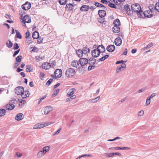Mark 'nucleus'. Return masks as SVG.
I'll return each instance as SVG.
<instances>
[{
    "label": "nucleus",
    "instance_id": "1",
    "mask_svg": "<svg viewBox=\"0 0 159 159\" xmlns=\"http://www.w3.org/2000/svg\"><path fill=\"white\" fill-rule=\"evenodd\" d=\"M131 9L134 12H136L137 14L142 16L141 13L143 11L141 10V7L139 4L135 3L132 4L131 6Z\"/></svg>",
    "mask_w": 159,
    "mask_h": 159
},
{
    "label": "nucleus",
    "instance_id": "2",
    "mask_svg": "<svg viewBox=\"0 0 159 159\" xmlns=\"http://www.w3.org/2000/svg\"><path fill=\"white\" fill-rule=\"evenodd\" d=\"M79 62L81 66L84 68H86L87 66L88 63L89 61L87 59L85 58H81L79 61Z\"/></svg>",
    "mask_w": 159,
    "mask_h": 159
},
{
    "label": "nucleus",
    "instance_id": "3",
    "mask_svg": "<svg viewBox=\"0 0 159 159\" xmlns=\"http://www.w3.org/2000/svg\"><path fill=\"white\" fill-rule=\"evenodd\" d=\"M75 74V70L72 68H69L66 70L65 74L67 77H71L73 76Z\"/></svg>",
    "mask_w": 159,
    "mask_h": 159
},
{
    "label": "nucleus",
    "instance_id": "4",
    "mask_svg": "<svg viewBox=\"0 0 159 159\" xmlns=\"http://www.w3.org/2000/svg\"><path fill=\"white\" fill-rule=\"evenodd\" d=\"M142 14H143L145 17L147 18L152 17L153 15V13L150 9L148 10L144 11Z\"/></svg>",
    "mask_w": 159,
    "mask_h": 159
},
{
    "label": "nucleus",
    "instance_id": "5",
    "mask_svg": "<svg viewBox=\"0 0 159 159\" xmlns=\"http://www.w3.org/2000/svg\"><path fill=\"white\" fill-rule=\"evenodd\" d=\"M55 77L56 79L60 78L62 74V71L60 69H56L54 73Z\"/></svg>",
    "mask_w": 159,
    "mask_h": 159
},
{
    "label": "nucleus",
    "instance_id": "6",
    "mask_svg": "<svg viewBox=\"0 0 159 159\" xmlns=\"http://www.w3.org/2000/svg\"><path fill=\"white\" fill-rule=\"evenodd\" d=\"M24 88L22 86H19L16 88L15 93L17 95H20L24 90Z\"/></svg>",
    "mask_w": 159,
    "mask_h": 159
},
{
    "label": "nucleus",
    "instance_id": "7",
    "mask_svg": "<svg viewBox=\"0 0 159 159\" xmlns=\"http://www.w3.org/2000/svg\"><path fill=\"white\" fill-rule=\"evenodd\" d=\"M31 7V4L30 2H26L25 4L22 6V8L24 10H28Z\"/></svg>",
    "mask_w": 159,
    "mask_h": 159
},
{
    "label": "nucleus",
    "instance_id": "8",
    "mask_svg": "<svg viewBox=\"0 0 159 159\" xmlns=\"http://www.w3.org/2000/svg\"><path fill=\"white\" fill-rule=\"evenodd\" d=\"M92 56L94 57H98L100 53L98 50L96 48L95 49L93 50L91 52Z\"/></svg>",
    "mask_w": 159,
    "mask_h": 159
},
{
    "label": "nucleus",
    "instance_id": "9",
    "mask_svg": "<svg viewBox=\"0 0 159 159\" xmlns=\"http://www.w3.org/2000/svg\"><path fill=\"white\" fill-rule=\"evenodd\" d=\"M124 11L126 12L127 14L128 15H130L132 14V13H131L129 5L128 4H126L124 6Z\"/></svg>",
    "mask_w": 159,
    "mask_h": 159
},
{
    "label": "nucleus",
    "instance_id": "10",
    "mask_svg": "<svg viewBox=\"0 0 159 159\" xmlns=\"http://www.w3.org/2000/svg\"><path fill=\"white\" fill-rule=\"evenodd\" d=\"M23 21L24 22H26L30 23L31 22V19L29 16L28 15H25L24 17L22 18Z\"/></svg>",
    "mask_w": 159,
    "mask_h": 159
},
{
    "label": "nucleus",
    "instance_id": "11",
    "mask_svg": "<svg viewBox=\"0 0 159 159\" xmlns=\"http://www.w3.org/2000/svg\"><path fill=\"white\" fill-rule=\"evenodd\" d=\"M115 46L114 45H110L108 46L106 48L107 50L110 52H112L115 50Z\"/></svg>",
    "mask_w": 159,
    "mask_h": 159
},
{
    "label": "nucleus",
    "instance_id": "12",
    "mask_svg": "<svg viewBox=\"0 0 159 159\" xmlns=\"http://www.w3.org/2000/svg\"><path fill=\"white\" fill-rule=\"evenodd\" d=\"M96 48L98 50L100 53L104 52L105 51L104 46L102 45L98 46Z\"/></svg>",
    "mask_w": 159,
    "mask_h": 159
},
{
    "label": "nucleus",
    "instance_id": "13",
    "mask_svg": "<svg viewBox=\"0 0 159 159\" xmlns=\"http://www.w3.org/2000/svg\"><path fill=\"white\" fill-rule=\"evenodd\" d=\"M52 110V107L50 106L46 107L44 109V113L45 115L48 114Z\"/></svg>",
    "mask_w": 159,
    "mask_h": 159
},
{
    "label": "nucleus",
    "instance_id": "14",
    "mask_svg": "<svg viewBox=\"0 0 159 159\" xmlns=\"http://www.w3.org/2000/svg\"><path fill=\"white\" fill-rule=\"evenodd\" d=\"M45 126V125L43 124L39 123L34 125L33 128L34 129H41L44 127Z\"/></svg>",
    "mask_w": 159,
    "mask_h": 159
},
{
    "label": "nucleus",
    "instance_id": "15",
    "mask_svg": "<svg viewBox=\"0 0 159 159\" xmlns=\"http://www.w3.org/2000/svg\"><path fill=\"white\" fill-rule=\"evenodd\" d=\"M23 114L22 113H18L16 115L15 117V119L16 120L18 121L22 120L23 118Z\"/></svg>",
    "mask_w": 159,
    "mask_h": 159
},
{
    "label": "nucleus",
    "instance_id": "16",
    "mask_svg": "<svg viewBox=\"0 0 159 159\" xmlns=\"http://www.w3.org/2000/svg\"><path fill=\"white\" fill-rule=\"evenodd\" d=\"M98 14L100 17L102 18L106 16V11L104 10H99L98 11Z\"/></svg>",
    "mask_w": 159,
    "mask_h": 159
},
{
    "label": "nucleus",
    "instance_id": "17",
    "mask_svg": "<svg viewBox=\"0 0 159 159\" xmlns=\"http://www.w3.org/2000/svg\"><path fill=\"white\" fill-rule=\"evenodd\" d=\"M89 7L88 6L83 5L80 8V10L82 11H87L89 10Z\"/></svg>",
    "mask_w": 159,
    "mask_h": 159
},
{
    "label": "nucleus",
    "instance_id": "18",
    "mask_svg": "<svg viewBox=\"0 0 159 159\" xmlns=\"http://www.w3.org/2000/svg\"><path fill=\"white\" fill-rule=\"evenodd\" d=\"M122 43V40L120 38H116L115 40V44L117 46H120Z\"/></svg>",
    "mask_w": 159,
    "mask_h": 159
},
{
    "label": "nucleus",
    "instance_id": "19",
    "mask_svg": "<svg viewBox=\"0 0 159 159\" xmlns=\"http://www.w3.org/2000/svg\"><path fill=\"white\" fill-rule=\"evenodd\" d=\"M74 5L71 3H67L66 5V9H68L69 11L73 10L74 9Z\"/></svg>",
    "mask_w": 159,
    "mask_h": 159
},
{
    "label": "nucleus",
    "instance_id": "20",
    "mask_svg": "<svg viewBox=\"0 0 159 159\" xmlns=\"http://www.w3.org/2000/svg\"><path fill=\"white\" fill-rule=\"evenodd\" d=\"M15 107V105L12 104H8L6 106V108L7 110H12Z\"/></svg>",
    "mask_w": 159,
    "mask_h": 159
},
{
    "label": "nucleus",
    "instance_id": "21",
    "mask_svg": "<svg viewBox=\"0 0 159 159\" xmlns=\"http://www.w3.org/2000/svg\"><path fill=\"white\" fill-rule=\"evenodd\" d=\"M113 31L115 33H118L120 31V29L119 26H115L113 28Z\"/></svg>",
    "mask_w": 159,
    "mask_h": 159
},
{
    "label": "nucleus",
    "instance_id": "22",
    "mask_svg": "<svg viewBox=\"0 0 159 159\" xmlns=\"http://www.w3.org/2000/svg\"><path fill=\"white\" fill-rule=\"evenodd\" d=\"M79 61L78 62L77 61H73L71 62V66L73 67H77L79 65Z\"/></svg>",
    "mask_w": 159,
    "mask_h": 159
},
{
    "label": "nucleus",
    "instance_id": "23",
    "mask_svg": "<svg viewBox=\"0 0 159 159\" xmlns=\"http://www.w3.org/2000/svg\"><path fill=\"white\" fill-rule=\"evenodd\" d=\"M82 50V52L84 55L87 53L89 52L90 51V49L89 48L86 47L84 48Z\"/></svg>",
    "mask_w": 159,
    "mask_h": 159
},
{
    "label": "nucleus",
    "instance_id": "24",
    "mask_svg": "<svg viewBox=\"0 0 159 159\" xmlns=\"http://www.w3.org/2000/svg\"><path fill=\"white\" fill-rule=\"evenodd\" d=\"M76 53L77 55L79 57H81L83 56V53L82 52V50L80 49L76 51Z\"/></svg>",
    "mask_w": 159,
    "mask_h": 159
},
{
    "label": "nucleus",
    "instance_id": "25",
    "mask_svg": "<svg viewBox=\"0 0 159 159\" xmlns=\"http://www.w3.org/2000/svg\"><path fill=\"white\" fill-rule=\"evenodd\" d=\"M49 64H50V63L48 62L44 63L43 64H42V67L44 69H48L49 67Z\"/></svg>",
    "mask_w": 159,
    "mask_h": 159
},
{
    "label": "nucleus",
    "instance_id": "26",
    "mask_svg": "<svg viewBox=\"0 0 159 159\" xmlns=\"http://www.w3.org/2000/svg\"><path fill=\"white\" fill-rule=\"evenodd\" d=\"M39 37V33L37 31H35L32 34V37L34 39H37Z\"/></svg>",
    "mask_w": 159,
    "mask_h": 159
},
{
    "label": "nucleus",
    "instance_id": "27",
    "mask_svg": "<svg viewBox=\"0 0 159 159\" xmlns=\"http://www.w3.org/2000/svg\"><path fill=\"white\" fill-rule=\"evenodd\" d=\"M50 148V147L48 146L44 147L43 148L42 151L45 154L49 150Z\"/></svg>",
    "mask_w": 159,
    "mask_h": 159
},
{
    "label": "nucleus",
    "instance_id": "28",
    "mask_svg": "<svg viewBox=\"0 0 159 159\" xmlns=\"http://www.w3.org/2000/svg\"><path fill=\"white\" fill-rule=\"evenodd\" d=\"M113 24L115 26H119L120 24V21L118 19L115 20L113 22Z\"/></svg>",
    "mask_w": 159,
    "mask_h": 159
},
{
    "label": "nucleus",
    "instance_id": "29",
    "mask_svg": "<svg viewBox=\"0 0 159 159\" xmlns=\"http://www.w3.org/2000/svg\"><path fill=\"white\" fill-rule=\"evenodd\" d=\"M94 4L97 7H100L102 8L103 9L106 8V7L103 5L98 2H94Z\"/></svg>",
    "mask_w": 159,
    "mask_h": 159
},
{
    "label": "nucleus",
    "instance_id": "30",
    "mask_svg": "<svg viewBox=\"0 0 159 159\" xmlns=\"http://www.w3.org/2000/svg\"><path fill=\"white\" fill-rule=\"evenodd\" d=\"M6 112V111L4 109H0V116H4Z\"/></svg>",
    "mask_w": 159,
    "mask_h": 159
},
{
    "label": "nucleus",
    "instance_id": "31",
    "mask_svg": "<svg viewBox=\"0 0 159 159\" xmlns=\"http://www.w3.org/2000/svg\"><path fill=\"white\" fill-rule=\"evenodd\" d=\"M109 55H106L101 58L98 60L99 61H104L106 59H107L109 57Z\"/></svg>",
    "mask_w": 159,
    "mask_h": 159
},
{
    "label": "nucleus",
    "instance_id": "32",
    "mask_svg": "<svg viewBox=\"0 0 159 159\" xmlns=\"http://www.w3.org/2000/svg\"><path fill=\"white\" fill-rule=\"evenodd\" d=\"M44 154L42 151L41 150L38 153L37 155L38 157L39 158L43 156Z\"/></svg>",
    "mask_w": 159,
    "mask_h": 159
},
{
    "label": "nucleus",
    "instance_id": "33",
    "mask_svg": "<svg viewBox=\"0 0 159 159\" xmlns=\"http://www.w3.org/2000/svg\"><path fill=\"white\" fill-rule=\"evenodd\" d=\"M26 71L27 72H30L32 71V69H31V66L30 65H28L26 66Z\"/></svg>",
    "mask_w": 159,
    "mask_h": 159
},
{
    "label": "nucleus",
    "instance_id": "34",
    "mask_svg": "<svg viewBox=\"0 0 159 159\" xmlns=\"http://www.w3.org/2000/svg\"><path fill=\"white\" fill-rule=\"evenodd\" d=\"M58 2L61 5H65L66 2V0H59Z\"/></svg>",
    "mask_w": 159,
    "mask_h": 159
},
{
    "label": "nucleus",
    "instance_id": "35",
    "mask_svg": "<svg viewBox=\"0 0 159 159\" xmlns=\"http://www.w3.org/2000/svg\"><path fill=\"white\" fill-rule=\"evenodd\" d=\"M15 31L16 33V35L17 38L20 39H21L22 36H21L20 32L17 30H16Z\"/></svg>",
    "mask_w": 159,
    "mask_h": 159
},
{
    "label": "nucleus",
    "instance_id": "36",
    "mask_svg": "<svg viewBox=\"0 0 159 159\" xmlns=\"http://www.w3.org/2000/svg\"><path fill=\"white\" fill-rule=\"evenodd\" d=\"M124 69L121 66H119L116 70V72L118 73L121 71L123 70Z\"/></svg>",
    "mask_w": 159,
    "mask_h": 159
},
{
    "label": "nucleus",
    "instance_id": "37",
    "mask_svg": "<svg viewBox=\"0 0 159 159\" xmlns=\"http://www.w3.org/2000/svg\"><path fill=\"white\" fill-rule=\"evenodd\" d=\"M26 91H25L24 90L21 93V96L23 98H25L27 97V95H26Z\"/></svg>",
    "mask_w": 159,
    "mask_h": 159
},
{
    "label": "nucleus",
    "instance_id": "38",
    "mask_svg": "<svg viewBox=\"0 0 159 159\" xmlns=\"http://www.w3.org/2000/svg\"><path fill=\"white\" fill-rule=\"evenodd\" d=\"M153 10H156L158 12H159V2L156 3L155 6L154 8V9Z\"/></svg>",
    "mask_w": 159,
    "mask_h": 159
},
{
    "label": "nucleus",
    "instance_id": "39",
    "mask_svg": "<svg viewBox=\"0 0 159 159\" xmlns=\"http://www.w3.org/2000/svg\"><path fill=\"white\" fill-rule=\"evenodd\" d=\"M22 58V56L21 55L17 56L16 58V61L17 62H20Z\"/></svg>",
    "mask_w": 159,
    "mask_h": 159
},
{
    "label": "nucleus",
    "instance_id": "40",
    "mask_svg": "<svg viewBox=\"0 0 159 159\" xmlns=\"http://www.w3.org/2000/svg\"><path fill=\"white\" fill-rule=\"evenodd\" d=\"M6 44H7V46L8 48H11V47H12V45H13L12 43L11 42L10 40H9V43H8L7 42Z\"/></svg>",
    "mask_w": 159,
    "mask_h": 159
},
{
    "label": "nucleus",
    "instance_id": "41",
    "mask_svg": "<svg viewBox=\"0 0 159 159\" xmlns=\"http://www.w3.org/2000/svg\"><path fill=\"white\" fill-rule=\"evenodd\" d=\"M108 6L110 7L114 8H116V7L115 5L114 4L110 3L108 4Z\"/></svg>",
    "mask_w": 159,
    "mask_h": 159
},
{
    "label": "nucleus",
    "instance_id": "42",
    "mask_svg": "<svg viewBox=\"0 0 159 159\" xmlns=\"http://www.w3.org/2000/svg\"><path fill=\"white\" fill-rule=\"evenodd\" d=\"M59 89H57L56 90L55 92L52 95V97L53 98L55 97L57 95V93L59 92Z\"/></svg>",
    "mask_w": 159,
    "mask_h": 159
},
{
    "label": "nucleus",
    "instance_id": "43",
    "mask_svg": "<svg viewBox=\"0 0 159 159\" xmlns=\"http://www.w3.org/2000/svg\"><path fill=\"white\" fill-rule=\"evenodd\" d=\"M19 46L18 44L16 43H15L14 45L13 48L14 50H16L19 48Z\"/></svg>",
    "mask_w": 159,
    "mask_h": 159
},
{
    "label": "nucleus",
    "instance_id": "44",
    "mask_svg": "<svg viewBox=\"0 0 159 159\" xmlns=\"http://www.w3.org/2000/svg\"><path fill=\"white\" fill-rule=\"evenodd\" d=\"M153 43H149L148 44L146 47H144V49H146L147 48H149L152 47V46H153Z\"/></svg>",
    "mask_w": 159,
    "mask_h": 159
},
{
    "label": "nucleus",
    "instance_id": "45",
    "mask_svg": "<svg viewBox=\"0 0 159 159\" xmlns=\"http://www.w3.org/2000/svg\"><path fill=\"white\" fill-rule=\"evenodd\" d=\"M151 101H150V99L148 97L146 99V106H148V105H149Z\"/></svg>",
    "mask_w": 159,
    "mask_h": 159
},
{
    "label": "nucleus",
    "instance_id": "46",
    "mask_svg": "<svg viewBox=\"0 0 159 159\" xmlns=\"http://www.w3.org/2000/svg\"><path fill=\"white\" fill-rule=\"evenodd\" d=\"M96 62V60H94V61H90V62H88V64L89 65L92 66L94 65Z\"/></svg>",
    "mask_w": 159,
    "mask_h": 159
},
{
    "label": "nucleus",
    "instance_id": "47",
    "mask_svg": "<svg viewBox=\"0 0 159 159\" xmlns=\"http://www.w3.org/2000/svg\"><path fill=\"white\" fill-rule=\"evenodd\" d=\"M112 153H105L104 154V155L106 156H107L108 157H112Z\"/></svg>",
    "mask_w": 159,
    "mask_h": 159
},
{
    "label": "nucleus",
    "instance_id": "48",
    "mask_svg": "<svg viewBox=\"0 0 159 159\" xmlns=\"http://www.w3.org/2000/svg\"><path fill=\"white\" fill-rule=\"evenodd\" d=\"M84 156L91 157V155H89V154H84V155H81V156H80L79 157L76 159H78V158L80 159L81 157H84Z\"/></svg>",
    "mask_w": 159,
    "mask_h": 159
},
{
    "label": "nucleus",
    "instance_id": "49",
    "mask_svg": "<svg viewBox=\"0 0 159 159\" xmlns=\"http://www.w3.org/2000/svg\"><path fill=\"white\" fill-rule=\"evenodd\" d=\"M30 33L28 30L27 31L25 34V38H28L30 36Z\"/></svg>",
    "mask_w": 159,
    "mask_h": 159
},
{
    "label": "nucleus",
    "instance_id": "50",
    "mask_svg": "<svg viewBox=\"0 0 159 159\" xmlns=\"http://www.w3.org/2000/svg\"><path fill=\"white\" fill-rule=\"evenodd\" d=\"M20 50V49H18L17 50L15 51L14 52V54H13V56L14 57H15L16 55H17L19 52Z\"/></svg>",
    "mask_w": 159,
    "mask_h": 159
},
{
    "label": "nucleus",
    "instance_id": "51",
    "mask_svg": "<svg viewBox=\"0 0 159 159\" xmlns=\"http://www.w3.org/2000/svg\"><path fill=\"white\" fill-rule=\"evenodd\" d=\"M53 79H50L46 83V84L48 85H49L50 84L51 82L52 81Z\"/></svg>",
    "mask_w": 159,
    "mask_h": 159
},
{
    "label": "nucleus",
    "instance_id": "52",
    "mask_svg": "<svg viewBox=\"0 0 159 159\" xmlns=\"http://www.w3.org/2000/svg\"><path fill=\"white\" fill-rule=\"evenodd\" d=\"M143 114H144L143 111H140L139 112L138 114V116H142L143 115Z\"/></svg>",
    "mask_w": 159,
    "mask_h": 159
},
{
    "label": "nucleus",
    "instance_id": "53",
    "mask_svg": "<svg viewBox=\"0 0 159 159\" xmlns=\"http://www.w3.org/2000/svg\"><path fill=\"white\" fill-rule=\"evenodd\" d=\"M112 157L114 156L115 155H117L119 156H121V154L119 152H115V153H112Z\"/></svg>",
    "mask_w": 159,
    "mask_h": 159
},
{
    "label": "nucleus",
    "instance_id": "54",
    "mask_svg": "<svg viewBox=\"0 0 159 159\" xmlns=\"http://www.w3.org/2000/svg\"><path fill=\"white\" fill-rule=\"evenodd\" d=\"M43 39L41 38H39V40H37V43L38 44H40L42 43Z\"/></svg>",
    "mask_w": 159,
    "mask_h": 159
},
{
    "label": "nucleus",
    "instance_id": "55",
    "mask_svg": "<svg viewBox=\"0 0 159 159\" xmlns=\"http://www.w3.org/2000/svg\"><path fill=\"white\" fill-rule=\"evenodd\" d=\"M156 94L155 93H154L152 94L149 97H148L151 99V98H152L155 97L156 96Z\"/></svg>",
    "mask_w": 159,
    "mask_h": 159
},
{
    "label": "nucleus",
    "instance_id": "56",
    "mask_svg": "<svg viewBox=\"0 0 159 159\" xmlns=\"http://www.w3.org/2000/svg\"><path fill=\"white\" fill-rule=\"evenodd\" d=\"M61 129V128H60L53 135H55L59 133Z\"/></svg>",
    "mask_w": 159,
    "mask_h": 159
},
{
    "label": "nucleus",
    "instance_id": "57",
    "mask_svg": "<svg viewBox=\"0 0 159 159\" xmlns=\"http://www.w3.org/2000/svg\"><path fill=\"white\" fill-rule=\"evenodd\" d=\"M101 3L103 4H107L108 3V2L106 0H101L100 1Z\"/></svg>",
    "mask_w": 159,
    "mask_h": 159
},
{
    "label": "nucleus",
    "instance_id": "58",
    "mask_svg": "<svg viewBox=\"0 0 159 159\" xmlns=\"http://www.w3.org/2000/svg\"><path fill=\"white\" fill-rule=\"evenodd\" d=\"M99 22L102 24H105V21H104V19H99Z\"/></svg>",
    "mask_w": 159,
    "mask_h": 159
},
{
    "label": "nucleus",
    "instance_id": "59",
    "mask_svg": "<svg viewBox=\"0 0 159 159\" xmlns=\"http://www.w3.org/2000/svg\"><path fill=\"white\" fill-rule=\"evenodd\" d=\"M16 155L19 157H20L22 156V153H18V152H16Z\"/></svg>",
    "mask_w": 159,
    "mask_h": 159
},
{
    "label": "nucleus",
    "instance_id": "60",
    "mask_svg": "<svg viewBox=\"0 0 159 159\" xmlns=\"http://www.w3.org/2000/svg\"><path fill=\"white\" fill-rule=\"evenodd\" d=\"M124 62V61L123 60L119 61H116V64H120V63H123Z\"/></svg>",
    "mask_w": 159,
    "mask_h": 159
},
{
    "label": "nucleus",
    "instance_id": "61",
    "mask_svg": "<svg viewBox=\"0 0 159 159\" xmlns=\"http://www.w3.org/2000/svg\"><path fill=\"white\" fill-rule=\"evenodd\" d=\"M74 93L73 91L71 90V91L70 93H68L67 94H68L69 96H71L74 94Z\"/></svg>",
    "mask_w": 159,
    "mask_h": 159
},
{
    "label": "nucleus",
    "instance_id": "62",
    "mask_svg": "<svg viewBox=\"0 0 159 159\" xmlns=\"http://www.w3.org/2000/svg\"><path fill=\"white\" fill-rule=\"evenodd\" d=\"M20 65L19 63L17 62L15 63L14 64V67L15 68L18 66Z\"/></svg>",
    "mask_w": 159,
    "mask_h": 159
},
{
    "label": "nucleus",
    "instance_id": "63",
    "mask_svg": "<svg viewBox=\"0 0 159 159\" xmlns=\"http://www.w3.org/2000/svg\"><path fill=\"white\" fill-rule=\"evenodd\" d=\"M129 149V147H123L122 148L121 147V150H125L127 149Z\"/></svg>",
    "mask_w": 159,
    "mask_h": 159
},
{
    "label": "nucleus",
    "instance_id": "64",
    "mask_svg": "<svg viewBox=\"0 0 159 159\" xmlns=\"http://www.w3.org/2000/svg\"><path fill=\"white\" fill-rule=\"evenodd\" d=\"M127 48L125 49V51L123 52V53L122 54V55H126L127 54Z\"/></svg>",
    "mask_w": 159,
    "mask_h": 159
}]
</instances>
